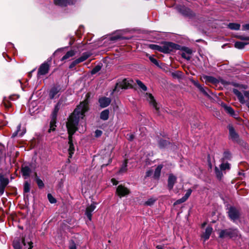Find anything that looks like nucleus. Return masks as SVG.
I'll list each match as a JSON object with an SVG mask.
<instances>
[{
    "label": "nucleus",
    "mask_w": 249,
    "mask_h": 249,
    "mask_svg": "<svg viewBox=\"0 0 249 249\" xmlns=\"http://www.w3.org/2000/svg\"><path fill=\"white\" fill-rule=\"evenodd\" d=\"M3 103L6 108H9L11 106V103L9 101H3Z\"/></svg>",
    "instance_id": "57"
},
{
    "label": "nucleus",
    "mask_w": 249,
    "mask_h": 249,
    "mask_svg": "<svg viewBox=\"0 0 249 249\" xmlns=\"http://www.w3.org/2000/svg\"><path fill=\"white\" fill-rule=\"evenodd\" d=\"M147 95V98L149 101V103L153 106V107L155 108L156 111L158 112L159 111V108L158 107L157 103L156 101L155 100L154 97L151 93H146Z\"/></svg>",
    "instance_id": "24"
},
{
    "label": "nucleus",
    "mask_w": 249,
    "mask_h": 249,
    "mask_svg": "<svg viewBox=\"0 0 249 249\" xmlns=\"http://www.w3.org/2000/svg\"><path fill=\"white\" fill-rule=\"evenodd\" d=\"M227 212L229 218L232 221L235 222L238 220L241 216L240 209L235 206H231L228 209Z\"/></svg>",
    "instance_id": "8"
},
{
    "label": "nucleus",
    "mask_w": 249,
    "mask_h": 249,
    "mask_svg": "<svg viewBox=\"0 0 249 249\" xmlns=\"http://www.w3.org/2000/svg\"><path fill=\"white\" fill-rule=\"evenodd\" d=\"M108 155L109 156V157L108 159L107 162L106 163H103V164L101 165V168H104L107 166L112 162V159L110 157V154H108Z\"/></svg>",
    "instance_id": "53"
},
{
    "label": "nucleus",
    "mask_w": 249,
    "mask_h": 249,
    "mask_svg": "<svg viewBox=\"0 0 249 249\" xmlns=\"http://www.w3.org/2000/svg\"><path fill=\"white\" fill-rule=\"evenodd\" d=\"M52 58L49 57L47 60L41 64L37 71V76L39 77L41 75H44L49 72L50 66L52 63Z\"/></svg>",
    "instance_id": "9"
},
{
    "label": "nucleus",
    "mask_w": 249,
    "mask_h": 249,
    "mask_svg": "<svg viewBox=\"0 0 249 249\" xmlns=\"http://www.w3.org/2000/svg\"><path fill=\"white\" fill-rule=\"evenodd\" d=\"M192 83L193 85L196 86L199 90V91L203 94L205 96L207 97L210 99H212V97L210 95V94H213L210 89L207 87H203L201 85L199 82L197 81H195L193 79L191 80Z\"/></svg>",
    "instance_id": "10"
},
{
    "label": "nucleus",
    "mask_w": 249,
    "mask_h": 249,
    "mask_svg": "<svg viewBox=\"0 0 249 249\" xmlns=\"http://www.w3.org/2000/svg\"><path fill=\"white\" fill-rule=\"evenodd\" d=\"M174 44L175 45L173 47V48H172V52H175L177 50L182 51L184 52L180 54L181 57L187 60H190L191 58V55L193 53L192 49L187 47L181 46L175 43H174Z\"/></svg>",
    "instance_id": "4"
},
{
    "label": "nucleus",
    "mask_w": 249,
    "mask_h": 249,
    "mask_svg": "<svg viewBox=\"0 0 249 249\" xmlns=\"http://www.w3.org/2000/svg\"><path fill=\"white\" fill-rule=\"evenodd\" d=\"M116 193L121 198L128 195L130 193V191L124 185L121 184L117 187Z\"/></svg>",
    "instance_id": "11"
},
{
    "label": "nucleus",
    "mask_w": 249,
    "mask_h": 249,
    "mask_svg": "<svg viewBox=\"0 0 249 249\" xmlns=\"http://www.w3.org/2000/svg\"><path fill=\"white\" fill-rule=\"evenodd\" d=\"M157 199L150 198H149L145 202L144 205L146 206H152L156 201Z\"/></svg>",
    "instance_id": "45"
},
{
    "label": "nucleus",
    "mask_w": 249,
    "mask_h": 249,
    "mask_svg": "<svg viewBox=\"0 0 249 249\" xmlns=\"http://www.w3.org/2000/svg\"><path fill=\"white\" fill-rule=\"evenodd\" d=\"M176 8L177 11L185 17L188 18H193L196 16V13L190 8L184 5H178Z\"/></svg>",
    "instance_id": "7"
},
{
    "label": "nucleus",
    "mask_w": 249,
    "mask_h": 249,
    "mask_svg": "<svg viewBox=\"0 0 249 249\" xmlns=\"http://www.w3.org/2000/svg\"><path fill=\"white\" fill-rule=\"evenodd\" d=\"M163 168V165L162 164L159 165L155 169V170L154 171V175H153V178L155 179H159L160 176V173H161V170L162 168Z\"/></svg>",
    "instance_id": "27"
},
{
    "label": "nucleus",
    "mask_w": 249,
    "mask_h": 249,
    "mask_svg": "<svg viewBox=\"0 0 249 249\" xmlns=\"http://www.w3.org/2000/svg\"><path fill=\"white\" fill-rule=\"evenodd\" d=\"M222 170L219 169V168L217 167H215L214 172L216 175V178L218 179L221 180L223 177V173L222 172Z\"/></svg>",
    "instance_id": "41"
},
{
    "label": "nucleus",
    "mask_w": 249,
    "mask_h": 249,
    "mask_svg": "<svg viewBox=\"0 0 249 249\" xmlns=\"http://www.w3.org/2000/svg\"><path fill=\"white\" fill-rule=\"evenodd\" d=\"M227 128L229 130V139L233 143H237L245 149H248V143L240 138L239 134L236 132L233 125L231 124H229Z\"/></svg>",
    "instance_id": "2"
},
{
    "label": "nucleus",
    "mask_w": 249,
    "mask_h": 249,
    "mask_svg": "<svg viewBox=\"0 0 249 249\" xmlns=\"http://www.w3.org/2000/svg\"><path fill=\"white\" fill-rule=\"evenodd\" d=\"M14 249H21L20 239L19 238L15 239L13 242Z\"/></svg>",
    "instance_id": "37"
},
{
    "label": "nucleus",
    "mask_w": 249,
    "mask_h": 249,
    "mask_svg": "<svg viewBox=\"0 0 249 249\" xmlns=\"http://www.w3.org/2000/svg\"><path fill=\"white\" fill-rule=\"evenodd\" d=\"M177 178L173 174H170L167 180V187L169 190L173 189L175 184L177 182Z\"/></svg>",
    "instance_id": "17"
},
{
    "label": "nucleus",
    "mask_w": 249,
    "mask_h": 249,
    "mask_svg": "<svg viewBox=\"0 0 249 249\" xmlns=\"http://www.w3.org/2000/svg\"><path fill=\"white\" fill-rule=\"evenodd\" d=\"M238 230L237 229L231 228L227 229L221 230L219 232V237L220 238H225L228 237L230 239L236 238L238 236Z\"/></svg>",
    "instance_id": "5"
},
{
    "label": "nucleus",
    "mask_w": 249,
    "mask_h": 249,
    "mask_svg": "<svg viewBox=\"0 0 249 249\" xmlns=\"http://www.w3.org/2000/svg\"><path fill=\"white\" fill-rule=\"evenodd\" d=\"M157 140L158 147L161 149L167 148L171 144L169 141L163 139L159 136L157 137Z\"/></svg>",
    "instance_id": "21"
},
{
    "label": "nucleus",
    "mask_w": 249,
    "mask_h": 249,
    "mask_svg": "<svg viewBox=\"0 0 249 249\" xmlns=\"http://www.w3.org/2000/svg\"><path fill=\"white\" fill-rule=\"evenodd\" d=\"M91 93L88 92L85 97V100L80 103L78 106H80V109L83 110L84 112H87L89 110V102L90 98Z\"/></svg>",
    "instance_id": "12"
},
{
    "label": "nucleus",
    "mask_w": 249,
    "mask_h": 249,
    "mask_svg": "<svg viewBox=\"0 0 249 249\" xmlns=\"http://www.w3.org/2000/svg\"><path fill=\"white\" fill-rule=\"evenodd\" d=\"M32 165V163H30L29 165H21L20 170L22 177L24 179H26L30 176V175L32 173L31 167H33Z\"/></svg>",
    "instance_id": "13"
},
{
    "label": "nucleus",
    "mask_w": 249,
    "mask_h": 249,
    "mask_svg": "<svg viewBox=\"0 0 249 249\" xmlns=\"http://www.w3.org/2000/svg\"><path fill=\"white\" fill-rule=\"evenodd\" d=\"M249 44L248 42L236 41L234 43V47L238 49H243L246 45Z\"/></svg>",
    "instance_id": "33"
},
{
    "label": "nucleus",
    "mask_w": 249,
    "mask_h": 249,
    "mask_svg": "<svg viewBox=\"0 0 249 249\" xmlns=\"http://www.w3.org/2000/svg\"><path fill=\"white\" fill-rule=\"evenodd\" d=\"M20 128H21V125H20V124H19L17 126V130L13 133L12 138H15L18 135V132L20 130Z\"/></svg>",
    "instance_id": "54"
},
{
    "label": "nucleus",
    "mask_w": 249,
    "mask_h": 249,
    "mask_svg": "<svg viewBox=\"0 0 249 249\" xmlns=\"http://www.w3.org/2000/svg\"><path fill=\"white\" fill-rule=\"evenodd\" d=\"M240 27V24L238 23L230 22L228 24V28L232 30L238 31Z\"/></svg>",
    "instance_id": "32"
},
{
    "label": "nucleus",
    "mask_w": 249,
    "mask_h": 249,
    "mask_svg": "<svg viewBox=\"0 0 249 249\" xmlns=\"http://www.w3.org/2000/svg\"><path fill=\"white\" fill-rule=\"evenodd\" d=\"M80 106H77L74 111L70 115L66 123L68 134L73 135L77 130V126L79 122V118H83L86 112H84Z\"/></svg>",
    "instance_id": "1"
},
{
    "label": "nucleus",
    "mask_w": 249,
    "mask_h": 249,
    "mask_svg": "<svg viewBox=\"0 0 249 249\" xmlns=\"http://www.w3.org/2000/svg\"><path fill=\"white\" fill-rule=\"evenodd\" d=\"M31 189L30 183L28 181H24L23 183V194H27L30 192Z\"/></svg>",
    "instance_id": "35"
},
{
    "label": "nucleus",
    "mask_w": 249,
    "mask_h": 249,
    "mask_svg": "<svg viewBox=\"0 0 249 249\" xmlns=\"http://www.w3.org/2000/svg\"><path fill=\"white\" fill-rule=\"evenodd\" d=\"M80 63L78 60L76 59L75 60L73 61L71 64L69 65V68L70 69H72L74 68L77 64Z\"/></svg>",
    "instance_id": "51"
},
{
    "label": "nucleus",
    "mask_w": 249,
    "mask_h": 249,
    "mask_svg": "<svg viewBox=\"0 0 249 249\" xmlns=\"http://www.w3.org/2000/svg\"><path fill=\"white\" fill-rule=\"evenodd\" d=\"M61 90V85L56 84L52 86L49 92V97L50 99H53L55 95Z\"/></svg>",
    "instance_id": "14"
},
{
    "label": "nucleus",
    "mask_w": 249,
    "mask_h": 249,
    "mask_svg": "<svg viewBox=\"0 0 249 249\" xmlns=\"http://www.w3.org/2000/svg\"><path fill=\"white\" fill-rule=\"evenodd\" d=\"M102 66H103V65L101 63L96 65L91 71H90L91 74L94 75V74H95L98 72H99L101 70Z\"/></svg>",
    "instance_id": "38"
},
{
    "label": "nucleus",
    "mask_w": 249,
    "mask_h": 249,
    "mask_svg": "<svg viewBox=\"0 0 249 249\" xmlns=\"http://www.w3.org/2000/svg\"><path fill=\"white\" fill-rule=\"evenodd\" d=\"M111 102V100L109 97L103 96L100 98L98 100V102L100 105V107L101 108H105L108 107Z\"/></svg>",
    "instance_id": "20"
},
{
    "label": "nucleus",
    "mask_w": 249,
    "mask_h": 249,
    "mask_svg": "<svg viewBox=\"0 0 249 249\" xmlns=\"http://www.w3.org/2000/svg\"><path fill=\"white\" fill-rule=\"evenodd\" d=\"M153 174L152 170H149L146 172L145 178L150 177Z\"/></svg>",
    "instance_id": "59"
},
{
    "label": "nucleus",
    "mask_w": 249,
    "mask_h": 249,
    "mask_svg": "<svg viewBox=\"0 0 249 249\" xmlns=\"http://www.w3.org/2000/svg\"><path fill=\"white\" fill-rule=\"evenodd\" d=\"M133 81L132 80H128L126 78H124L122 80H120L117 82L115 84L113 91H119L120 89H131L133 88L132 83Z\"/></svg>",
    "instance_id": "6"
},
{
    "label": "nucleus",
    "mask_w": 249,
    "mask_h": 249,
    "mask_svg": "<svg viewBox=\"0 0 249 249\" xmlns=\"http://www.w3.org/2000/svg\"><path fill=\"white\" fill-rule=\"evenodd\" d=\"M76 51L73 50H71L67 52V53L62 57L61 61H64L75 55Z\"/></svg>",
    "instance_id": "29"
},
{
    "label": "nucleus",
    "mask_w": 249,
    "mask_h": 249,
    "mask_svg": "<svg viewBox=\"0 0 249 249\" xmlns=\"http://www.w3.org/2000/svg\"><path fill=\"white\" fill-rule=\"evenodd\" d=\"M186 200L183 197H182L181 198L177 200L175 202V204L176 205V204H181V203H182L184 202H185Z\"/></svg>",
    "instance_id": "58"
},
{
    "label": "nucleus",
    "mask_w": 249,
    "mask_h": 249,
    "mask_svg": "<svg viewBox=\"0 0 249 249\" xmlns=\"http://www.w3.org/2000/svg\"><path fill=\"white\" fill-rule=\"evenodd\" d=\"M203 79L205 80L206 83H209L213 84L218 83V80L215 77L212 76L203 75Z\"/></svg>",
    "instance_id": "25"
},
{
    "label": "nucleus",
    "mask_w": 249,
    "mask_h": 249,
    "mask_svg": "<svg viewBox=\"0 0 249 249\" xmlns=\"http://www.w3.org/2000/svg\"><path fill=\"white\" fill-rule=\"evenodd\" d=\"M103 134V132L102 130L97 129L95 131V137L96 138H99Z\"/></svg>",
    "instance_id": "56"
},
{
    "label": "nucleus",
    "mask_w": 249,
    "mask_h": 249,
    "mask_svg": "<svg viewBox=\"0 0 249 249\" xmlns=\"http://www.w3.org/2000/svg\"><path fill=\"white\" fill-rule=\"evenodd\" d=\"M224 108L226 112L230 114L231 115L233 116L234 115V110L231 107L225 105Z\"/></svg>",
    "instance_id": "43"
},
{
    "label": "nucleus",
    "mask_w": 249,
    "mask_h": 249,
    "mask_svg": "<svg viewBox=\"0 0 249 249\" xmlns=\"http://www.w3.org/2000/svg\"><path fill=\"white\" fill-rule=\"evenodd\" d=\"M47 198L49 202L52 203H55L56 202V199L51 194H48L47 195Z\"/></svg>",
    "instance_id": "47"
},
{
    "label": "nucleus",
    "mask_w": 249,
    "mask_h": 249,
    "mask_svg": "<svg viewBox=\"0 0 249 249\" xmlns=\"http://www.w3.org/2000/svg\"><path fill=\"white\" fill-rule=\"evenodd\" d=\"M161 44L162 46L151 44L148 45V48L164 53H170L172 52V48L175 45L173 42L169 41H163Z\"/></svg>",
    "instance_id": "3"
},
{
    "label": "nucleus",
    "mask_w": 249,
    "mask_h": 249,
    "mask_svg": "<svg viewBox=\"0 0 249 249\" xmlns=\"http://www.w3.org/2000/svg\"><path fill=\"white\" fill-rule=\"evenodd\" d=\"M51 121L50 122V128L48 131V133L54 131L56 130L57 117L51 116Z\"/></svg>",
    "instance_id": "23"
},
{
    "label": "nucleus",
    "mask_w": 249,
    "mask_h": 249,
    "mask_svg": "<svg viewBox=\"0 0 249 249\" xmlns=\"http://www.w3.org/2000/svg\"><path fill=\"white\" fill-rule=\"evenodd\" d=\"M121 39H123V37L119 35L114 36L110 37V40L111 41H116Z\"/></svg>",
    "instance_id": "55"
},
{
    "label": "nucleus",
    "mask_w": 249,
    "mask_h": 249,
    "mask_svg": "<svg viewBox=\"0 0 249 249\" xmlns=\"http://www.w3.org/2000/svg\"><path fill=\"white\" fill-rule=\"evenodd\" d=\"M213 228L211 226H208L206 230L205 231L202 233L201 235V237L204 239V241L208 240L210 238V236L213 231Z\"/></svg>",
    "instance_id": "22"
},
{
    "label": "nucleus",
    "mask_w": 249,
    "mask_h": 249,
    "mask_svg": "<svg viewBox=\"0 0 249 249\" xmlns=\"http://www.w3.org/2000/svg\"><path fill=\"white\" fill-rule=\"evenodd\" d=\"M221 83L222 84H223V85H231L233 86H234L235 87H239V84H237V83H234V82L231 83L230 82H228V81H226L224 80H222L221 81Z\"/></svg>",
    "instance_id": "48"
},
{
    "label": "nucleus",
    "mask_w": 249,
    "mask_h": 249,
    "mask_svg": "<svg viewBox=\"0 0 249 249\" xmlns=\"http://www.w3.org/2000/svg\"><path fill=\"white\" fill-rule=\"evenodd\" d=\"M95 204L96 203L93 202L90 205L88 206L86 209L85 215L87 216L88 219L90 221H91L92 219V213L96 208Z\"/></svg>",
    "instance_id": "19"
},
{
    "label": "nucleus",
    "mask_w": 249,
    "mask_h": 249,
    "mask_svg": "<svg viewBox=\"0 0 249 249\" xmlns=\"http://www.w3.org/2000/svg\"><path fill=\"white\" fill-rule=\"evenodd\" d=\"M6 187L0 185V195H2L4 192Z\"/></svg>",
    "instance_id": "63"
},
{
    "label": "nucleus",
    "mask_w": 249,
    "mask_h": 249,
    "mask_svg": "<svg viewBox=\"0 0 249 249\" xmlns=\"http://www.w3.org/2000/svg\"><path fill=\"white\" fill-rule=\"evenodd\" d=\"M192 192V190L191 189H189L187 190V192L185 194V195L182 196L186 200L188 199L189 197L191 195V193Z\"/></svg>",
    "instance_id": "50"
},
{
    "label": "nucleus",
    "mask_w": 249,
    "mask_h": 249,
    "mask_svg": "<svg viewBox=\"0 0 249 249\" xmlns=\"http://www.w3.org/2000/svg\"><path fill=\"white\" fill-rule=\"evenodd\" d=\"M127 163H128L127 160H125L124 161V162L122 164L121 167L119 169L120 173H124V172H126V171L127 170Z\"/></svg>",
    "instance_id": "40"
},
{
    "label": "nucleus",
    "mask_w": 249,
    "mask_h": 249,
    "mask_svg": "<svg viewBox=\"0 0 249 249\" xmlns=\"http://www.w3.org/2000/svg\"><path fill=\"white\" fill-rule=\"evenodd\" d=\"M35 181L39 189H42L45 185L43 181L37 176V173H35Z\"/></svg>",
    "instance_id": "28"
},
{
    "label": "nucleus",
    "mask_w": 249,
    "mask_h": 249,
    "mask_svg": "<svg viewBox=\"0 0 249 249\" xmlns=\"http://www.w3.org/2000/svg\"><path fill=\"white\" fill-rule=\"evenodd\" d=\"M127 136L128 137L127 139L129 141H132L134 140V137H135L134 135L133 134H130L129 135L127 134Z\"/></svg>",
    "instance_id": "62"
},
{
    "label": "nucleus",
    "mask_w": 249,
    "mask_h": 249,
    "mask_svg": "<svg viewBox=\"0 0 249 249\" xmlns=\"http://www.w3.org/2000/svg\"><path fill=\"white\" fill-rule=\"evenodd\" d=\"M146 56L148 57L150 61L154 64L156 66L158 67H160L159 61L155 58L153 56L150 55L149 54L147 53Z\"/></svg>",
    "instance_id": "42"
},
{
    "label": "nucleus",
    "mask_w": 249,
    "mask_h": 249,
    "mask_svg": "<svg viewBox=\"0 0 249 249\" xmlns=\"http://www.w3.org/2000/svg\"><path fill=\"white\" fill-rule=\"evenodd\" d=\"M172 76L175 79H181L183 76V72L181 71H177L171 72Z\"/></svg>",
    "instance_id": "36"
},
{
    "label": "nucleus",
    "mask_w": 249,
    "mask_h": 249,
    "mask_svg": "<svg viewBox=\"0 0 249 249\" xmlns=\"http://www.w3.org/2000/svg\"><path fill=\"white\" fill-rule=\"evenodd\" d=\"M220 167L221 170H225L226 169L229 170L230 169V164L228 162H226L225 163H222L221 164Z\"/></svg>",
    "instance_id": "46"
},
{
    "label": "nucleus",
    "mask_w": 249,
    "mask_h": 249,
    "mask_svg": "<svg viewBox=\"0 0 249 249\" xmlns=\"http://www.w3.org/2000/svg\"><path fill=\"white\" fill-rule=\"evenodd\" d=\"M54 3L61 7H65L68 5H73L75 4V0H54Z\"/></svg>",
    "instance_id": "15"
},
{
    "label": "nucleus",
    "mask_w": 249,
    "mask_h": 249,
    "mask_svg": "<svg viewBox=\"0 0 249 249\" xmlns=\"http://www.w3.org/2000/svg\"><path fill=\"white\" fill-rule=\"evenodd\" d=\"M231 154L230 151L226 150L223 153V157L222 159L223 161L225 160H231Z\"/></svg>",
    "instance_id": "39"
},
{
    "label": "nucleus",
    "mask_w": 249,
    "mask_h": 249,
    "mask_svg": "<svg viewBox=\"0 0 249 249\" xmlns=\"http://www.w3.org/2000/svg\"><path fill=\"white\" fill-rule=\"evenodd\" d=\"M9 183V180L8 178H5L4 175L0 174V185L6 187Z\"/></svg>",
    "instance_id": "31"
},
{
    "label": "nucleus",
    "mask_w": 249,
    "mask_h": 249,
    "mask_svg": "<svg viewBox=\"0 0 249 249\" xmlns=\"http://www.w3.org/2000/svg\"><path fill=\"white\" fill-rule=\"evenodd\" d=\"M5 148L4 146V145L0 142V153L1 154H3V152L5 151Z\"/></svg>",
    "instance_id": "61"
},
{
    "label": "nucleus",
    "mask_w": 249,
    "mask_h": 249,
    "mask_svg": "<svg viewBox=\"0 0 249 249\" xmlns=\"http://www.w3.org/2000/svg\"><path fill=\"white\" fill-rule=\"evenodd\" d=\"M73 135L69 134L68 136V144L69 147L68 149V152L69 154V158H71L75 151V148L73 143Z\"/></svg>",
    "instance_id": "18"
},
{
    "label": "nucleus",
    "mask_w": 249,
    "mask_h": 249,
    "mask_svg": "<svg viewBox=\"0 0 249 249\" xmlns=\"http://www.w3.org/2000/svg\"><path fill=\"white\" fill-rule=\"evenodd\" d=\"M137 84L143 91H146L147 89V88L146 86L140 80H136Z\"/></svg>",
    "instance_id": "44"
},
{
    "label": "nucleus",
    "mask_w": 249,
    "mask_h": 249,
    "mask_svg": "<svg viewBox=\"0 0 249 249\" xmlns=\"http://www.w3.org/2000/svg\"><path fill=\"white\" fill-rule=\"evenodd\" d=\"M69 249H77L76 243L73 239L69 241Z\"/></svg>",
    "instance_id": "49"
},
{
    "label": "nucleus",
    "mask_w": 249,
    "mask_h": 249,
    "mask_svg": "<svg viewBox=\"0 0 249 249\" xmlns=\"http://www.w3.org/2000/svg\"><path fill=\"white\" fill-rule=\"evenodd\" d=\"M90 56V53L85 52L82 53V55L77 59L79 63L82 62L87 60Z\"/></svg>",
    "instance_id": "34"
},
{
    "label": "nucleus",
    "mask_w": 249,
    "mask_h": 249,
    "mask_svg": "<svg viewBox=\"0 0 249 249\" xmlns=\"http://www.w3.org/2000/svg\"><path fill=\"white\" fill-rule=\"evenodd\" d=\"M109 110L108 109H106L102 111L100 113V118L103 121H106L108 120L109 118Z\"/></svg>",
    "instance_id": "30"
},
{
    "label": "nucleus",
    "mask_w": 249,
    "mask_h": 249,
    "mask_svg": "<svg viewBox=\"0 0 249 249\" xmlns=\"http://www.w3.org/2000/svg\"><path fill=\"white\" fill-rule=\"evenodd\" d=\"M235 37L241 40H249V36H245L242 35H237Z\"/></svg>",
    "instance_id": "52"
},
{
    "label": "nucleus",
    "mask_w": 249,
    "mask_h": 249,
    "mask_svg": "<svg viewBox=\"0 0 249 249\" xmlns=\"http://www.w3.org/2000/svg\"><path fill=\"white\" fill-rule=\"evenodd\" d=\"M232 92L237 96L239 102L242 104H246V106L249 108V102H246L242 93L236 89H233Z\"/></svg>",
    "instance_id": "16"
},
{
    "label": "nucleus",
    "mask_w": 249,
    "mask_h": 249,
    "mask_svg": "<svg viewBox=\"0 0 249 249\" xmlns=\"http://www.w3.org/2000/svg\"><path fill=\"white\" fill-rule=\"evenodd\" d=\"M244 96L249 99V90H245L244 91Z\"/></svg>",
    "instance_id": "64"
},
{
    "label": "nucleus",
    "mask_w": 249,
    "mask_h": 249,
    "mask_svg": "<svg viewBox=\"0 0 249 249\" xmlns=\"http://www.w3.org/2000/svg\"><path fill=\"white\" fill-rule=\"evenodd\" d=\"M62 103V102L60 100L57 103V104L54 106V109L52 113L51 116L57 117L58 112L60 108Z\"/></svg>",
    "instance_id": "26"
},
{
    "label": "nucleus",
    "mask_w": 249,
    "mask_h": 249,
    "mask_svg": "<svg viewBox=\"0 0 249 249\" xmlns=\"http://www.w3.org/2000/svg\"><path fill=\"white\" fill-rule=\"evenodd\" d=\"M242 30L243 31L249 30V23L243 25Z\"/></svg>",
    "instance_id": "60"
}]
</instances>
